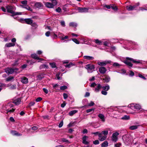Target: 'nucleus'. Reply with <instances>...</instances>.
Returning a JSON list of instances; mask_svg holds the SVG:
<instances>
[{
    "mask_svg": "<svg viewBox=\"0 0 147 147\" xmlns=\"http://www.w3.org/2000/svg\"><path fill=\"white\" fill-rule=\"evenodd\" d=\"M15 45V43H7L5 45V47H13Z\"/></svg>",
    "mask_w": 147,
    "mask_h": 147,
    "instance_id": "obj_27",
    "label": "nucleus"
},
{
    "mask_svg": "<svg viewBox=\"0 0 147 147\" xmlns=\"http://www.w3.org/2000/svg\"><path fill=\"white\" fill-rule=\"evenodd\" d=\"M43 77V76L40 75L38 76L37 77V80H41Z\"/></svg>",
    "mask_w": 147,
    "mask_h": 147,
    "instance_id": "obj_36",
    "label": "nucleus"
},
{
    "mask_svg": "<svg viewBox=\"0 0 147 147\" xmlns=\"http://www.w3.org/2000/svg\"><path fill=\"white\" fill-rule=\"evenodd\" d=\"M93 143L94 144L97 145L99 143V141L98 140H96L93 142Z\"/></svg>",
    "mask_w": 147,
    "mask_h": 147,
    "instance_id": "obj_48",
    "label": "nucleus"
},
{
    "mask_svg": "<svg viewBox=\"0 0 147 147\" xmlns=\"http://www.w3.org/2000/svg\"><path fill=\"white\" fill-rule=\"evenodd\" d=\"M78 112V111L76 110H73L70 111L69 112V114L70 116H72L75 114L77 113Z\"/></svg>",
    "mask_w": 147,
    "mask_h": 147,
    "instance_id": "obj_26",
    "label": "nucleus"
},
{
    "mask_svg": "<svg viewBox=\"0 0 147 147\" xmlns=\"http://www.w3.org/2000/svg\"><path fill=\"white\" fill-rule=\"evenodd\" d=\"M45 5L47 8H53L54 7L57 5H55L53 3H50L49 2H46L45 3Z\"/></svg>",
    "mask_w": 147,
    "mask_h": 147,
    "instance_id": "obj_9",
    "label": "nucleus"
},
{
    "mask_svg": "<svg viewBox=\"0 0 147 147\" xmlns=\"http://www.w3.org/2000/svg\"><path fill=\"white\" fill-rule=\"evenodd\" d=\"M101 93L103 95H106L107 94V91L104 90L101 91Z\"/></svg>",
    "mask_w": 147,
    "mask_h": 147,
    "instance_id": "obj_43",
    "label": "nucleus"
},
{
    "mask_svg": "<svg viewBox=\"0 0 147 147\" xmlns=\"http://www.w3.org/2000/svg\"><path fill=\"white\" fill-rule=\"evenodd\" d=\"M88 132V130L86 129H84L83 131H82V133L83 134H84L85 133H87Z\"/></svg>",
    "mask_w": 147,
    "mask_h": 147,
    "instance_id": "obj_64",
    "label": "nucleus"
},
{
    "mask_svg": "<svg viewBox=\"0 0 147 147\" xmlns=\"http://www.w3.org/2000/svg\"><path fill=\"white\" fill-rule=\"evenodd\" d=\"M104 80H105V81L106 82H108L110 80V78H109L106 77L105 78Z\"/></svg>",
    "mask_w": 147,
    "mask_h": 147,
    "instance_id": "obj_57",
    "label": "nucleus"
},
{
    "mask_svg": "<svg viewBox=\"0 0 147 147\" xmlns=\"http://www.w3.org/2000/svg\"><path fill=\"white\" fill-rule=\"evenodd\" d=\"M88 137L86 136H84L82 138V143L85 144H88L89 142L86 141V140L88 138Z\"/></svg>",
    "mask_w": 147,
    "mask_h": 147,
    "instance_id": "obj_14",
    "label": "nucleus"
},
{
    "mask_svg": "<svg viewBox=\"0 0 147 147\" xmlns=\"http://www.w3.org/2000/svg\"><path fill=\"white\" fill-rule=\"evenodd\" d=\"M61 140L63 142H65L68 143H70L65 138H62L61 139Z\"/></svg>",
    "mask_w": 147,
    "mask_h": 147,
    "instance_id": "obj_40",
    "label": "nucleus"
},
{
    "mask_svg": "<svg viewBox=\"0 0 147 147\" xmlns=\"http://www.w3.org/2000/svg\"><path fill=\"white\" fill-rule=\"evenodd\" d=\"M61 9L60 7H58L56 9V11L58 13H60L61 11Z\"/></svg>",
    "mask_w": 147,
    "mask_h": 147,
    "instance_id": "obj_52",
    "label": "nucleus"
},
{
    "mask_svg": "<svg viewBox=\"0 0 147 147\" xmlns=\"http://www.w3.org/2000/svg\"><path fill=\"white\" fill-rule=\"evenodd\" d=\"M91 134H94L96 135H98L99 137L98 139L99 140H100V138H101V137L102 134L100 133L99 131H97L95 132H92Z\"/></svg>",
    "mask_w": 147,
    "mask_h": 147,
    "instance_id": "obj_21",
    "label": "nucleus"
},
{
    "mask_svg": "<svg viewBox=\"0 0 147 147\" xmlns=\"http://www.w3.org/2000/svg\"><path fill=\"white\" fill-rule=\"evenodd\" d=\"M99 71L102 74H104L107 71L106 68L104 67H101L99 69Z\"/></svg>",
    "mask_w": 147,
    "mask_h": 147,
    "instance_id": "obj_11",
    "label": "nucleus"
},
{
    "mask_svg": "<svg viewBox=\"0 0 147 147\" xmlns=\"http://www.w3.org/2000/svg\"><path fill=\"white\" fill-rule=\"evenodd\" d=\"M127 57H126V60L125 61L124 63L127 65H128V66L130 67H132L133 65V64L130 62L129 61L130 60L127 59Z\"/></svg>",
    "mask_w": 147,
    "mask_h": 147,
    "instance_id": "obj_16",
    "label": "nucleus"
},
{
    "mask_svg": "<svg viewBox=\"0 0 147 147\" xmlns=\"http://www.w3.org/2000/svg\"><path fill=\"white\" fill-rule=\"evenodd\" d=\"M21 81L24 84H26L28 83V79L26 77H23L21 78Z\"/></svg>",
    "mask_w": 147,
    "mask_h": 147,
    "instance_id": "obj_12",
    "label": "nucleus"
},
{
    "mask_svg": "<svg viewBox=\"0 0 147 147\" xmlns=\"http://www.w3.org/2000/svg\"><path fill=\"white\" fill-rule=\"evenodd\" d=\"M21 102V100L20 98H18L14 99L13 101V103L16 105H18L20 104Z\"/></svg>",
    "mask_w": 147,
    "mask_h": 147,
    "instance_id": "obj_15",
    "label": "nucleus"
},
{
    "mask_svg": "<svg viewBox=\"0 0 147 147\" xmlns=\"http://www.w3.org/2000/svg\"><path fill=\"white\" fill-rule=\"evenodd\" d=\"M108 142L107 141H105L101 144V147H107L108 146Z\"/></svg>",
    "mask_w": 147,
    "mask_h": 147,
    "instance_id": "obj_23",
    "label": "nucleus"
},
{
    "mask_svg": "<svg viewBox=\"0 0 147 147\" xmlns=\"http://www.w3.org/2000/svg\"><path fill=\"white\" fill-rule=\"evenodd\" d=\"M119 134L118 132H116L113 133L112 136V140L114 142H116L117 140V136Z\"/></svg>",
    "mask_w": 147,
    "mask_h": 147,
    "instance_id": "obj_8",
    "label": "nucleus"
},
{
    "mask_svg": "<svg viewBox=\"0 0 147 147\" xmlns=\"http://www.w3.org/2000/svg\"><path fill=\"white\" fill-rule=\"evenodd\" d=\"M63 125V121H61L59 125V127L60 128Z\"/></svg>",
    "mask_w": 147,
    "mask_h": 147,
    "instance_id": "obj_60",
    "label": "nucleus"
},
{
    "mask_svg": "<svg viewBox=\"0 0 147 147\" xmlns=\"http://www.w3.org/2000/svg\"><path fill=\"white\" fill-rule=\"evenodd\" d=\"M113 65L114 67H119L120 66V65L118 63L115 62L113 64Z\"/></svg>",
    "mask_w": 147,
    "mask_h": 147,
    "instance_id": "obj_47",
    "label": "nucleus"
},
{
    "mask_svg": "<svg viewBox=\"0 0 147 147\" xmlns=\"http://www.w3.org/2000/svg\"><path fill=\"white\" fill-rule=\"evenodd\" d=\"M61 25L63 27H65V22L64 21H61L60 22Z\"/></svg>",
    "mask_w": 147,
    "mask_h": 147,
    "instance_id": "obj_50",
    "label": "nucleus"
},
{
    "mask_svg": "<svg viewBox=\"0 0 147 147\" xmlns=\"http://www.w3.org/2000/svg\"><path fill=\"white\" fill-rule=\"evenodd\" d=\"M138 76L140 78H141L144 80H146V78L144 76L142 75L141 74H138Z\"/></svg>",
    "mask_w": 147,
    "mask_h": 147,
    "instance_id": "obj_41",
    "label": "nucleus"
},
{
    "mask_svg": "<svg viewBox=\"0 0 147 147\" xmlns=\"http://www.w3.org/2000/svg\"><path fill=\"white\" fill-rule=\"evenodd\" d=\"M129 119V117L127 115H125L122 117L121 119L124 120H128Z\"/></svg>",
    "mask_w": 147,
    "mask_h": 147,
    "instance_id": "obj_34",
    "label": "nucleus"
},
{
    "mask_svg": "<svg viewBox=\"0 0 147 147\" xmlns=\"http://www.w3.org/2000/svg\"><path fill=\"white\" fill-rule=\"evenodd\" d=\"M108 132L107 130H105L102 131L100 133L102 134L100 141H103L105 140L107 138V135L108 134Z\"/></svg>",
    "mask_w": 147,
    "mask_h": 147,
    "instance_id": "obj_5",
    "label": "nucleus"
},
{
    "mask_svg": "<svg viewBox=\"0 0 147 147\" xmlns=\"http://www.w3.org/2000/svg\"><path fill=\"white\" fill-rule=\"evenodd\" d=\"M22 7L24 8H26V9H27L28 10L31 11V8L28 5H26V6H24L22 5Z\"/></svg>",
    "mask_w": 147,
    "mask_h": 147,
    "instance_id": "obj_31",
    "label": "nucleus"
},
{
    "mask_svg": "<svg viewBox=\"0 0 147 147\" xmlns=\"http://www.w3.org/2000/svg\"><path fill=\"white\" fill-rule=\"evenodd\" d=\"M50 32L49 31H47L45 33V35L47 36H49L50 35Z\"/></svg>",
    "mask_w": 147,
    "mask_h": 147,
    "instance_id": "obj_63",
    "label": "nucleus"
},
{
    "mask_svg": "<svg viewBox=\"0 0 147 147\" xmlns=\"http://www.w3.org/2000/svg\"><path fill=\"white\" fill-rule=\"evenodd\" d=\"M14 77L12 76H10L8 77L6 79V81H10L12 80L13 79Z\"/></svg>",
    "mask_w": 147,
    "mask_h": 147,
    "instance_id": "obj_38",
    "label": "nucleus"
},
{
    "mask_svg": "<svg viewBox=\"0 0 147 147\" xmlns=\"http://www.w3.org/2000/svg\"><path fill=\"white\" fill-rule=\"evenodd\" d=\"M5 7L7 10V12L10 13L12 14L13 16L20 15L22 14L21 12H18L14 11L13 10L14 8L13 6L11 5H7Z\"/></svg>",
    "mask_w": 147,
    "mask_h": 147,
    "instance_id": "obj_1",
    "label": "nucleus"
},
{
    "mask_svg": "<svg viewBox=\"0 0 147 147\" xmlns=\"http://www.w3.org/2000/svg\"><path fill=\"white\" fill-rule=\"evenodd\" d=\"M52 3L54 4L55 5L57 4V1L56 0H49Z\"/></svg>",
    "mask_w": 147,
    "mask_h": 147,
    "instance_id": "obj_46",
    "label": "nucleus"
},
{
    "mask_svg": "<svg viewBox=\"0 0 147 147\" xmlns=\"http://www.w3.org/2000/svg\"><path fill=\"white\" fill-rule=\"evenodd\" d=\"M15 110V109L12 108L11 109L9 110V109L6 110L7 113H13Z\"/></svg>",
    "mask_w": 147,
    "mask_h": 147,
    "instance_id": "obj_32",
    "label": "nucleus"
},
{
    "mask_svg": "<svg viewBox=\"0 0 147 147\" xmlns=\"http://www.w3.org/2000/svg\"><path fill=\"white\" fill-rule=\"evenodd\" d=\"M98 117L100 118L102 121H105L104 116L102 114H99L98 115Z\"/></svg>",
    "mask_w": 147,
    "mask_h": 147,
    "instance_id": "obj_28",
    "label": "nucleus"
},
{
    "mask_svg": "<svg viewBox=\"0 0 147 147\" xmlns=\"http://www.w3.org/2000/svg\"><path fill=\"white\" fill-rule=\"evenodd\" d=\"M83 57L84 59L88 60H92L94 59L93 57L89 56H84Z\"/></svg>",
    "mask_w": 147,
    "mask_h": 147,
    "instance_id": "obj_22",
    "label": "nucleus"
},
{
    "mask_svg": "<svg viewBox=\"0 0 147 147\" xmlns=\"http://www.w3.org/2000/svg\"><path fill=\"white\" fill-rule=\"evenodd\" d=\"M67 88V87L66 86H63L60 87V89L61 90H64Z\"/></svg>",
    "mask_w": 147,
    "mask_h": 147,
    "instance_id": "obj_37",
    "label": "nucleus"
},
{
    "mask_svg": "<svg viewBox=\"0 0 147 147\" xmlns=\"http://www.w3.org/2000/svg\"><path fill=\"white\" fill-rule=\"evenodd\" d=\"M52 85H53V88H55L57 87H58L59 85L57 84H53Z\"/></svg>",
    "mask_w": 147,
    "mask_h": 147,
    "instance_id": "obj_62",
    "label": "nucleus"
},
{
    "mask_svg": "<svg viewBox=\"0 0 147 147\" xmlns=\"http://www.w3.org/2000/svg\"><path fill=\"white\" fill-rule=\"evenodd\" d=\"M49 64L53 68H55L56 67V64L55 62L52 63H49Z\"/></svg>",
    "mask_w": 147,
    "mask_h": 147,
    "instance_id": "obj_33",
    "label": "nucleus"
},
{
    "mask_svg": "<svg viewBox=\"0 0 147 147\" xmlns=\"http://www.w3.org/2000/svg\"><path fill=\"white\" fill-rule=\"evenodd\" d=\"M43 90L44 92H45L46 94H47L48 92V90L45 88H43Z\"/></svg>",
    "mask_w": 147,
    "mask_h": 147,
    "instance_id": "obj_59",
    "label": "nucleus"
},
{
    "mask_svg": "<svg viewBox=\"0 0 147 147\" xmlns=\"http://www.w3.org/2000/svg\"><path fill=\"white\" fill-rule=\"evenodd\" d=\"M127 59H129L131 61H132L133 63H136L142 64V60H139L134 59L132 58L129 57H127Z\"/></svg>",
    "mask_w": 147,
    "mask_h": 147,
    "instance_id": "obj_10",
    "label": "nucleus"
},
{
    "mask_svg": "<svg viewBox=\"0 0 147 147\" xmlns=\"http://www.w3.org/2000/svg\"><path fill=\"white\" fill-rule=\"evenodd\" d=\"M102 88L105 91H108L110 89V87L109 85H107L105 86H102Z\"/></svg>",
    "mask_w": 147,
    "mask_h": 147,
    "instance_id": "obj_24",
    "label": "nucleus"
},
{
    "mask_svg": "<svg viewBox=\"0 0 147 147\" xmlns=\"http://www.w3.org/2000/svg\"><path fill=\"white\" fill-rule=\"evenodd\" d=\"M63 96L64 99H66L68 97V95L67 94L64 93L63 94Z\"/></svg>",
    "mask_w": 147,
    "mask_h": 147,
    "instance_id": "obj_58",
    "label": "nucleus"
},
{
    "mask_svg": "<svg viewBox=\"0 0 147 147\" xmlns=\"http://www.w3.org/2000/svg\"><path fill=\"white\" fill-rule=\"evenodd\" d=\"M111 7L112 9L114 10H117V7L116 6H114V5H111Z\"/></svg>",
    "mask_w": 147,
    "mask_h": 147,
    "instance_id": "obj_49",
    "label": "nucleus"
},
{
    "mask_svg": "<svg viewBox=\"0 0 147 147\" xmlns=\"http://www.w3.org/2000/svg\"><path fill=\"white\" fill-rule=\"evenodd\" d=\"M42 100V98L41 97H38L36 99V102H38L41 101Z\"/></svg>",
    "mask_w": 147,
    "mask_h": 147,
    "instance_id": "obj_53",
    "label": "nucleus"
},
{
    "mask_svg": "<svg viewBox=\"0 0 147 147\" xmlns=\"http://www.w3.org/2000/svg\"><path fill=\"white\" fill-rule=\"evenodd\" d=\"M35 6L36 8H40L42 7L43 5L40 3H36L35 4Z\"/></svg>",
    "mask_w": 147,
    "mask_h": 147,
    "instance_id": "obj_18",
    "label": "nucleus"
},
{
    "mask_svg": "<svg viewBox=\"0 0 147 147\" xmlns=\"http://www.w3.org/2000/svg\"><path fill=\"white\" fill-rule=\"evenodd\" d=\"M85 68L87 70L88 73H91L94 70V66L91 64H88L86 65Z\"/></svg>",
    "mask_w": 147,
    "mask_h": 147,
    "instance_id": "obj_4",
    "label": "nucleus"
},
{
    "mask_svg": "<svg viewBox=\"0 0 147 147\" xmlns=\"http://www.w3.org/2000/svg\"><path fill=\"white\" fill-rule=\"evenodd\" d=\"M73 65L72 63H70L68 64H67L65 65V67H66L70 68Z\"/></svg>",
    "mask_w": 147,
    "mask_h": 147,
    "instance_id": "obj_44",
    "label": "nucleus"
},
{
    "mask_svg": "<svg viewBox=\"0 0 147 147\" xmlns=\"http://www.w3.org/2000/svg\"><path fill=\"white\" fill-rule=\"evenodd\" d=\"M88 9L85 7H78L77 10L80 13H86L88 11Z\"/></svg>",
    "mask_w": 147,
    "mask_h": 147,
    "instance_id": "obj_6",
    "label": "nucleus"
},
{
    "mask_svg": "<svg viewBox=\"0 0 147 147\" xmlns=\"http://www.w3.org/2000/svg\"><path fill=\"white\" fill-rule=\"evenodd\" d=\"M123 140H124L125 143H129L130 142L129 140L127 138V139H125V140L123 139Z\"/></svg>",
    "mask_w": 147,
    "mask_h": 147,
    "instance_id": "obj_56",
    "label": "nucleus"
},
{
    "mask_svg": "<svg viewBox=\"0 0 147 147\" xmlns=\"http://www.w3.org/2000/svg\"><path fill=\"white\" fill-rule=\"evenodd\" d=\"M31 57L35 59H38L40 61H42L43 60V59L39 58L38 57V56L35 54H32L31 55Z\"/></svg>",
    "mask_w": 147,
    "mask_h": 147,
    "instance_id": "obj_19",
    "label": "nucleus"
},
{
    "mask_svg": "<svg viewBox=\"0 0 147 147\" xmlns=\"http://www.w3.org/2000/svg\"><path fill=\"white\" fill-rule=\"evenodd\" d=\"M72 40L76 43L77 44H79V42L76 38H74L72 39Z\"/></svg>",
    "mask_w": 147,
    "mask_h": 147,
    "instance_id": "obj_42",
    "label": "nucleus"
},
{
    "mask_svg": "<svg viewBox=\"0 0 147 147\" xmlns=\"http://www.w3.org/2000/svg\"><path fill=\"white\" fill-rule=\"evenodd\" d=\"M128 107L133 110L135 109L139 110L141 108V106L139 105L134 103L129 105Z\"/></svg>",
    "mask_w": 147,
    "mask_h": 147,
    "instance_id": "obj_3",
    "label": "nucleus"
},
{
    "mask_svg": "<svg viewBox=\"0 0 147 147\" xmlns=\"http://www.w3.org/2000/svg\"><path fill=\"white\" fill-rule=\"evenodd\" d=\"M5 72L8 74H11L14 72V70L11 68H8L5 69Z\"/></svg>",
    "mask_w": 147,
    "mask_h": 147,
    "instance_id": "obj_13",
    "label": "nucleus"
},
{
    "mask_svg": "<svg viewBox=\"0 0 147 147\" xmlns=\"http://www.w3.org/2000/svg\"><path fill=\"white\" fill-rule=\"evenodd\" d=\"M24 20L26 23L28 24H32L33 22L32 20L30 18L25 19Z\"/></svg>",
    "mask_w": 147,
    "mask_h": 147,
    "instance_id": "obj_20",
    "label": "nucleus"
},
{
    "mask_svg": "<svg viewBox=\"0 0 147 147\" xmlns=\"http://www.w3.org/2000/svg\"><path fill=\"white\" fill-rule=\"evenodd\" d=\"M111 62L110 60H107L102 62L98 61L97 63L98 65L100 66H105L108 63H111Z\"/></svg>",
    "mask_w": 147,
    "mask_h": 147,
    "instance_id": "obj_7",
    "label": "nucleus"
},
{
    "mask_svg": "<svg viewBox=\"0 0 147 147\" xmlns=\"http://www.w3.org/2000/svg\"><path fill=\"white\" fill-rule=\"evenodd\" d=\"M94 105V103L92 101H91L88 104V106L90 107H91Z\"/></svg>",
    "mask_w": 147,
    "mask_h": 147,
    "instance_id": "obj_39",
    "label": "nucleus"
},
{
    "mask_svg": "<svg viewBox=\"0 0 147 147\" xmlns=\"http://www.w3.org/2000/svg\"><path fill=\"white\" fill-rule=\"evenodd\" d=\"M136 7L135 5L131 6V5L127 6L126 8L129 11H131L133 10Z\"/></svg>",
    "mask_w": 147,
    "mask_h": 147,
    "instance_id": "obj_17",
    "label": "nucleus"
},
{
    "mask_svg": "<svg viewBox=\"0 0 147 147\" xmlns=\"http://www.w3.org/2000/svg\"><path fill=\"white\" fill-rule=\"evenodd\" d=\"M102 43H103V44L105 46H107L109 44V42L108 41H105L103 42H102Z\"/></svg>",
    "mask_w": 147,
    "mask_h": 147,
    "instance_id": "obj_61",
    "label": "nucleus"
},
{
    "mask_svg": "<svg viewBox=\"0 0 147 147\" xmlns=\"http://www.w3.org/2000/svg\"><path fill=\"white\" fill-rule=\"evenodd\" d=\"M137 125H132L129 127V129L131 130H134L137 129L138 128Z\"/></svg>",
    "mask_w": 147,
    "mask_h": 147,
    "instance_id": "obj_29",
    "label": "nucleus"
},
{
    "mask_svg": "<svg viewBox=\"0 0 147 147\" xmlns=\"http://www.w3.org/2000/svg\"><path fill=\"white\" fill-rule=\"evenodd\" d=\"M94 109H89L87 110H86V112L87 113H89L91 112L92 111H94Z\"/></svg>",
    "mask_w": 147,
    "mask_h": 147,
    "instance_id": "obj_51",
    "label": "nucleus"
},
{
    "mask_svg": "<svg viewBox=\"0 0 147 147\" xmlns=\"http://www.w3.org/2000/svg\"><path fill=\"white\" fill-rule=\"evenodd\" d=\"M35 104L34 102H31L28 105V107H30L34 105Z\"/></svg>",
    "mask_w": 147,
    "mask_h": 147,
    "instance_id": "obj_54",
    "label": "nucleus"
},
{
    "mask_svg": "<svg viewBox=\"0 0 147 147\" xmlns=\"http://www.w3.org/2000/svg\"><path fill=\"white\" fill-rule=\"evenodd\" d=\"M95 86H96V87L94 89V90L96 92H98L100 89L102 88V86L100 84H96L94 82L91 84L90 86L91 87L93 88Z\"/></svg>",
    "mask_w": 147,
    "mask_h": 147,
    "instance_id": "obj_2",
    "label": "nucleus"
},
{
    "mask_svg": "<svg viewBox=\"0 0 147 147\" xmlns=\"http://www.w3.org/2000/svg\"><path fill=\"white\" fill-rule=\"evenodd\" d=\"M69 26H71L73 27H76L77 26V24L74 22H71L69 23Z\"/></svg>",
    "mask_w": 147,
    "mask_h": 147,
    "instance_id": "obj_25",
    "label": "nucleus"
},
{
    "mask_svg": "<svg viewBox=\"0 0 147 147\" xmlns=\"http://www.w3.org/2000/svg\"><path fill=\"white\" fill-rule=\"evenodd\" d=\"M94 42L96 44L101 45L102 43V42L99 40L98 39L94 40Z\"/></svg>",
    "mask_w": 147,
    "mask_h": 147,
    "instance_id": "obj_30",
    "label": "nucleus"
},
{
    "mask_svg": "<svg viewBox=\"0 0 147 147\" xmlns=\"http://www.w3.org/2000/svg\"><path fill=\"white\" fill-rule=\"evenodd\" d=\"M21 3L23 5V6H26L27 5V1L26 0L22 1L21 2Z\"/></svg>",
    "mask_w": 147,
    "mask_h": 147,
    "instance_id": "obj_35",
    "label": "nucleus"
},
{
    "mask_svg": "<svg viewBox=\"0 0 147 147\" xmlns=\"http://www.w3.org/2000/svg\"><path fill=\"white\" fill-rule=\"evenodd\" d=\"M17 131H16L12 130L11 131V133L12 135L14 136H15L16 133Z\"/></svg>",
    "mask_w": 147,
    "mask_h": 147,
    "instance_id": "obj_55",
    "label": "nucleus"
},
{
    "mask_svg": "<svg viewBox=\"0 0 147 147\" xmlns=\"http://www.w3.org/2000/svg\"><path fill=\"white\" fill-rule=\"evenodd\" d=\"M61 74L60 73H58L56 75V77L57 78V79L58 80H59L60 79V75Z\"/></svg>",
    "mask_w": 147,
    "mask_h": 147,
    "instance_id": "obj_45",
    "label": "nucleus"
}]
</instances>
